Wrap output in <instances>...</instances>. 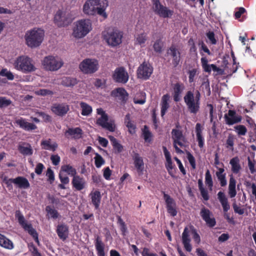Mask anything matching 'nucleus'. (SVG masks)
I'll list each match as a JSON object with an SVG mask.
<instances>
[{
  "label": "nucleus",
  "instance_id": "f257e3e1",
  "mask_svg": "<svg viewBox=\"0 0 256 256\" xmlns=\"http://www.w3.org/2000/svg\"><path fill=\"white\" fill-rule=\"evenodd\" d=\"M108 6L106 0H88L83 6V12L88 15L98 14L106 18L107 15L105 10Z\"/></svg>",
  "mask_w": 256,
  "mask_h": 256
},
{
  "label": "nucleus",
  "instance_id": "f03ea898",
  "mask_svg": "<svg viewBox=\"0 0 256 256\" xmlns=\"http://www.w3.org/2000/svg\"><path fill=\"white\" fill-rule=\"evenodd\" d=\"M200 94L198 90L195 94L193 92L188 91L184 97V102L189 112L191 114H196L200 108Z\"/></svg>",
  "mask_w": 256,
  "mask_h": 256
},
{
  "label": "nucleus",
  "instance_id": "7ed1b4c3",
  "mask_svg": "<svg viewBox=\"0 0 256 256\" xmlns=\"http://www.w3.org/2000/svg\"><path fill=\"white\" fill-rule=\"evenodd\" d=\"M26 44L32 48L38 46L44 37V31L41 28H34L26 32L25 34Z\"/></svg>",
  "mask_w": 256,
  "mask_h": 256
},
{
  "label": "nucleus",
  "instance_id": "20e7f679",
  "mask_svg": "<svg viewBox=\"0 0 256 256\" xmlns=\"http://www.w3.org/2000/svg\"><path fill=\"white\" fill-rule=\"evenodd\" d=\"M92 30V24L90 20H80L75 22L72 35L76 38H81L87 35Z\"/></svg>",
  "mask_w": 256,
  "mask_h": 256
},
{
  "label": "nucleus",
  "instance_id": "39448f33",
  "mask_svg": "<svg viewBox=\"0 0 256 256\" xmlns=\"http://www.w3.org/2000/svg\"><path fill=\"white\" fill-rule=\"evenodd\" d=\"M102 36L108 46L116 47L122 42L123 32L118 29L109 30L102 32Z\"/></svg>",
  "mask_w": 256,
  "mask_h": 256
},
{
  "label": "nucleus",
  "instance_id": "423d86ee",
  "mask_svg": "<svg viewBox=\"0 0 256 256\" xmlns=\"http://www.w3.org/2000/svg\"><path fill=\"white\" fill-rule=\"evenodd\" d=\"M14 68L24 73L34 72L36 70L32 60L27 56H18L14 64Z\"/></svg>",
  "mask_w": 256,
  "mask_h": 256
},
{
  "label": "nucleus",
  "instance_id": "0eeeda50",
  "mask_svg": "<svg viewBox=\"0 0 256 256\" xmlns=\"http://www.w3.org/2000/svg\"><path fill=\"white\" fill-rule=\"evenodd\" d=\"M96 113L100 116L96 120V124L110 132H114L116 129L114 122L112 120H108V116L106 112L102 108H98Z\"/></svg>",
  "mask_w": 256,
  "mask_h": 256
},
{
  "label": "nucleus",
  "instance_id": "6e6552de",
  "mask_svg": "<svg viewBox=\"0 0 256 256\" xmlns=\"http://www.w3.org/2000/svg\"><path fill=\"white\" fill-rule=\"evenodd\" d=\"M172 134L174 141V146L175 148L176 152L178 154H183V151L178 146L182 148L187 146L188 142L186 138L183 135L182 132L179 130L173 129L172 131Z\"/></svg>",
  "mask_w": 256,
  "mask_h": 256
},
{
  "label": "nucleus",
  "instance_id": "1a4fd4ad",
  "mask_svg": "<svg viewBox=\"0 0 256 256\" xmlns=\"http://www.w3.org/2000/svg\"><path fill=\"white\" fill-rule=\"evenodd\" d=\"M79 68L84 74H94L99 68L98 62L96 59L86 58L80 63Z\"/></svg>",
  "mask_w": 256,
  "mask_h": 256
},
{
  "label": "nucleus",
  "instance_id": "9d476101",
  "mask_svg": "<svg viewBox=\"0 0 256 256\" xmlns=\"http://www.w3.org/2000/svg\"><path fill=\"white\" fill-rule=\"evenodd\" d=\"M44 68L48 70L54 71L60 68L63 64L62 60L58 57L48 56L42 62Z\"/></svg>",
  "mask_w": 256,
  "mask_h": 256
},
{
  "label": "nucleus",
  "instance_id": "9b49d317",
  "mask_svg": "<svg viewBox=\"0 0 256 256\" xmlns=\"http://www.w3.org/2000/svg\"><path fill=\"white\" fill-rule=\"evenodd\" d=\"M152 9L156 14L163 18H170L172 16L174 12L162 4L160 0H152Z\"/></svg>",
  "mask_w": 256,
  "mask_h": 256
},
{
  "label": "nucleus",
  "instance_id": "f8f14e48",
  "mask_svg": "<svg viewBox=\"0 0 256 256\" xmlns=\"http://www.w3.org/2000/svg\"><path fill=\"white\" fill-rule=\"evenodd\" d=\"M16 218L18 219V223L22 226L24 230L27 231L34 239L38 242V234L36 230L32 228L31 224H28L24 216L20 210H16Z\"/></svg>",
  "mask_w": 256,
  "mask_h": 256
},
{
  "label": "nucleus",
  "instance_id": "ddd939ff",
  "mask_svg": "<svg viewBox=\"0 0 256 256\" xmlns=\"http://www.w3.org/2000/svg\"><path fill=\"white\" fill-rule=\"evenodd\" d=\"M72 18L68 12L60 10L57 12L54 18L55 23L58 26H64L68 25L72 22Z\"/></svg>",
  "mask_w": 256,
  "mask_h": 256
},
{
  "label": "nucleus",
  "instance_id": "4468645a",
  "mask_svg": "<svg viewBox=\"0 0 256 256\" xmlns=\"http://www.w3.org/2000/svg\"><path fill=\"white\" fill-rule=\"evenodd\" d=\"M152 71V67L150 64L144 62L138 68V77L139 78L147 80L150 77Z\"/></svg>",
  "mask_w": 256,
  "mask_h": 256
},
{
  "label": "nucleus",
  "instance_id": "2eb2a0df",
  "mask_svg": "<svg viewBox=\"0 0 256 256\" xmlns=\"http://www.w3.org/2000/svg\"><path fill=\"white\" fill-rule=\"evenodd\" d=\"M162 192L168 213L172 216H176L177 210L176 209V203L174 200L164 192Z\"/></svg>",
  "mask_w": 256,
  "mask_h": 256
},
{
  "label": "nucleus",
  "instance_id": "dca6fc26",
  "mask_svg": "<svg viewBox=\"0 0 256 256\" xmlns=\"http://www.w3.org/2000/svg\"><path fill=\"white\" fill-rule=\"evenodd\" d=\"M113 77L116 82L122 84H126L128 81L129 78L127 72L122 67L116 69Z\"/></svg>",
  "mask_w": 256,
  "mask_h": 256
},
{
  "label": "nucleus",
  "instance_id": "f3484780",
  "mask_svg": "<svg viewBox=\"0 0 256 256\" xmlns=\"http://www.w3.org/2000/svg\"><path fill=\"white\" fill-rule=\"evenodd\" d=\"M200 215L209 226L213 227L216 225V220L209 210L203 208L200 210Z\"/></svg>",
  "mask_w": 256,
  "mask_h": 256
},
{
  "label": "nucleus",
  "instance_id": "a211bd4d",
  "mask_svg": "<svg viewBox=\"0 0 256 256\" xmlns=\"http://www.w3.org/2000/svg\"><path fill=\"white\" fill-rule=\"evenodd\" d=\"M224 118L226 124L232 125L240 122L242 120V117L236 114L235 111L229 110L228 114H225Z\"/></svg>",
  "mask_w": 256,
  "mask_h": 256
},
{
  "label": "nucleus",
  "instance_id": "6ab92c4d",
  "mask_svg": "<svg viewBox=\"0 0 256 256\" xmlns=\"http://www.w3.org/2000/svg\"><path fill=\"white\" fill-rule=\"evenodd\" d=\"M69 110V106L65 103L56 104L52 107V112L59 116L65 115Z\"/></svg>",
  "mask_w": 256,
  "mask_h": 256
},
{
  "label": "nucleus",
  "instance_id": "aec40b11",
  "mask_svg": "<svg viewBox=\"0 0 256 256\" xmlns=\"http://www.w3.org/2000/svg\"><path fill=\"white\" fill-rule=\"evenodd\" d=\"M132 156L134 160V165L136 169L137 172L140 174H142L144 170V162L142 158L138 154L134 152H133Z\"/></svg>",
  "mask_w": 256,
  "mask_h": 256
},
{
  "label": "nucleus",
  "instance_id": "412c9836",
  "mask_svg": "<svg viewBox=\"0 0 256 256\" xmlns=\"http://www.w3.org/2000/svg\"><path fill=\"white\" fill-rule=\"evenodd\" d=\"M167 54L172 58V64L174 66H176L180 60V54L178 48L174 46H172L167 51Z\"/></svg>",
  "mask_w": 256,
  "mask_h": 256
},
{
  "label": "nucleus",
  "instance_id": "4be33fe9",
  "mask_svg": "<svg viewBox=\"0 0 256 256\" xmlns=\"http://www.w3.org/2000/svg\"><path fill=\"white\" fill-rule=\"evenodd\" d=\"M16 123L22 129L26 131H31L37 128V126L33 123H30L26 121L23 118H20L16 120Z\"/></svg>",
  "mask_w": 256,
  "mask_h": 256
},
{
  "label": "nucleus",
  "instance_id": "5701e85b",
  "mask_svg": "<svg viewBox=\"0 0 256 256\" xmlns=\"http://www.w3.org/2000/svg\"><path fill=\"white\" fill-rule=\"evenodd\" d=\"M56 232L59 238L62 240H66L68 236V226L64 224L58 225Z\"/></svg>",
  "mask_w": 256,
  "mask_h": 256
},
{
  "label": "nucleus",
  "instance_id": "b1692460",
  "mask_svg": "<svg viewBox=\"0 0 256 256\" xmlns=\"http://www.w3.org/2000/svg\"><path fill=\"white\" fill-rule=\"evenodd\" d=\"M189 232L188 228H185L182 234V242L186 250L190 252L192 250V246L190 244V239L189 237Z\"/></svg>",
  "mask_w": 256,
  "mask_h": 256
},
{
  "label": "nucleus",
  "instance_id": "393cba45",
  "mask_svg": "<svg viewBox=\"0 0 256 256\" xmlns=\"http://www.w3.org/2000/svg\"><path fill=\"white\" fill-rule=\"evenodd\" d=\"M10 180L20 188L26 189L30 187L28 181L26 178L23 177L18 176L16 178L10 179Z\"/></svg>",
  "mask_w": 256,
  "mask_h": 256
},
{
  "label": "nucleus",
  "instance_id": "a878e982",
  "mask_svg": "<svg viewBox=\"0 0 256 256\" xmlns=\"http://www.w3.org/2000/svg\"><path fill=\"white\" fill-rule=\"evenodd\" d=\"M184 89V86L182 84L178 82L174 86V100L177 102L180 100V96Z\"/></svg>",
  "mask_w": 256,
  "mask_h": 256
},
{
  "label": "nucleus",
  "instance_id": "bb28decb",
  "mask_svg": "<svg viewBox=\"0 0 256 256\" xmlns=\"http://www.w3.org/2000/svg\"><path fill=\"white\" fill-rule=\"evenodd\" d=\"M218 198L222 204L224 212H228L230 209V205L224 194L222 192H219L218 194Z\"/></svg>",
  "mask_w": 256,
  "mask_h": 256
},
{
  "label": "nucleus",
  "instance_id": "cd10ccee",
  "mask_svg": "<svg viewBox=\"0 0 256 256\" xmlns=\"http://www.w3.org/2000/svg\"><path fill=\"white\" fill-rule=\"evenodd\" d=\"M42 148L54 152L58 148L57 144L50 139L43 140L41 142Z\"/></svg>",
  "mask_w": 256,
  "mask_h": 256
},
{
  "label": "nucleus",
  "instance_id": "c85d7f7f",
  "mask_svg": "<svg viewBox=\"0 0 256 256\" xmlns=\"http://www.w3.org/2000/svg\"><path fill=\"white\" fill-rule=\"evenodd\" d=\"M202 128L200 123H197L196 126V140L198 142V146L202 148L204 146V138L202 136Z\"/></svg>",
  "mask_w": 256,
  "mask_h": 256
},
{
  "label": "nucleus",
  "instance_id": "c756f323",
  "mask_svg": "<svg viewBox=\"0 0 256 256\" xmlns=\"http://www.w3.org/2000/svg\"><path fill=\"white\" fill-rule=\"evenodd\" d=\"M231 166V170L232 172L235 174H238L242 169L240 164V160L238 156L232 158L230 162Z\"/></svg>",
  "mask_w": 256,
  "mask_h": 256
},
{
  "label": "nucleus",
  "instance_id": "7c9ffc66",
  "mask_svg": "<svg viewBox=\"0 0 256 256\" xmlns=\"http://www.w3.org/2000/svg\"><path fill=\"white\" fill-rule=\"evenodd\" d=\"M18 150L23 155L30 156L33 153L31 146L28 143H23L18 146Z\"/></svg>",
  "mask_w": 256,
  "mask_h": 256
},
{
  "label": "nucleus",
  "instance_id": "2f4dec72",
  "mask_svg": "<svg viewBox=\"0 0 256 256\" xmlns=\"http://www.w3.org/2000/svg\"><path fill=\"white\" fill-rule=\"evenodd\" d=\"M72 184L74 187L77 190H80L84 188L85 182L82 178H80L79 176H76L73 178Z\"/></svg>",
  "mask_w": 256,
  "mask_h": 256
},
{
  "label": "nucleus",
  "instance_id": "473e14b6",
  "mask_svg": "<svg viewBox=\"0 0 256 256\" xmlns=\"http://www.w3.org/2000/svg\"><path fill=\"white\" fill-rule=\"evenodd\" d=\"M236 180L232 175L230 176L228 184V194L231 198H234L236 194Z\"/></svg>",
  "mask_w": 256,
  "mask_h": 256
},
{
  "label": "nucleus",
  "instance_id": "72a5a7b5",
  "mask_svg": "<svg viewBox=\"0 0 256 256\" xmlns=\"http://www.w3.org/2000/svg\"><path fill=\"white\" fill-rule=\"evenodd\" d=\"M92 202L96 209L98 208L100 202L101 194L99 191L96 190L90 194Z\"/></svg>",
  "mask_w": 256,
  "mask_h": 256
},
{
  "label": "nucleus",
  "instance_id": "f704fd0d",
  "mask_svg": "<svg viewBox=\"0 0 256 256\" xmlns=\"http://www.w3.org/2000/svg\"><path fill=\"white\" fill-rule=\"evenodd\" d=\"M170 96L168 94H164L162 96L161 102V116H163L169 108L168 102Z\"/></svg>",
  "mask_w": 256,
  "mask_h": 256
},
{
  "label": "nucleus",
  "instance_id": "c9c22d12",
  "mask_svg": "<svg viewBox=\"0 0 256 256\" xmlns=\"http://www.w3.org/2000/svg\"><path fill=\"white\" fill-rule=\"evenodd\" d=\"M0 246L8 250H12L14 248L12 242L1 234H0Z\"/></svg>",
  "mask_w": 256,
  "mask_h": 256
},
{
  "label": "nucleus",
  "instance_id": "e433bc0d",
  "mask_svg": "<svg viewBox=\"0 0 256 256\" xmlns=\"http://www.w3.org/2000/svg\"><path fill=\"white\" fill-rule=\"evenodd\" d=\"M124 124L128 128V132L131 134H134L136 132V125L130 120V116L128 114L126 116L124 119Z\"/></svg>",
  "mask_w": 256,
  "mask_h": 256
},
{
  "label": "nucleus",
  "instance_id": "4c0bfd02",
  "mask_svg": "<svg viewBox=\"0 0 256 256\" xmlns=\"http://www.w3.org/2000/svg\"><path fill=\"white\" fill-rule=\"evenodd\" d=\"M95 246L98 256H105L104 244L98 237L96 239Z\"/></svg>",
  "mask_w": 256,
  "mask_h": 256
},
{
  "label": "nucleus",
  "instance_id": "58836bf2",
  "mask_svg": "<svg viewBox=\"0 0 256 256\" xmlns=\"http://www.w3.org/2000/svg\"><path fill=\"white\" fill-rule=\"evenodd\" d=\"M80 106L82 108V114L84 116H88L91 114L92 111V108L86 102H81Z\"/></svg>",
  "mask_w": 256,
  "mask_h": 256
},
{
  "label": "nucleus",
  "instance_id": "ea45409f",
  "mask_svg": "<svg viewBox=\"0 0 256 256\" xmlns=\"http://www.w3.org/2000/svg\"><path fill=\"white\" fill-rule=\"evenodd\" d=\"M77 84L76 78L70 77L63 78L62 80V84L66 86H72Z\"/></svg>",
  "mask_w": 256,
  "mask_h": 256
},
{
  "label": "nucleus",
  "instance_id": "a19ab883",
  "mask_svg": "<svg viewBox=\"0 0 256 256\" xmlns=\"http://www.w3.org/2000/svg\"><path fill=\"white\" fill-rule=\"evenodd\" d=\"M66 133L68 134L70 136H72L74 138H79L81 137L82 134V130L79 128H69L67 131Z\"/></svg>",
  "mask_w": 256,
  "mask_h": 256
},
{
  "label": "nucleus",
  "instance_id": "79ce46f5",
  "mask_svg": "<svg viewBox=\"0 0 256 256\" xmlns=\"http://www.w3.org/2000/svg\"><path fill=\"white\" fill-rule=\"evenodd\" d=\"M109 139L115 150L117 151L118 152H120L122 151V146L118 143L116 139L114 138L113 136H109Z\"/></svg>",
  "mask_w": 256,
  "mask_h": 256
},
{
  "label": "nucleus",
  "instance_id": "37998d69",
  "mask_svg": "<svg viewBox=\"0 0 256 256\" xmlns=\"http://www.w3.org/2000/svg\"><path fill=\"white\" fill-rule=\"evenodd\" d=\"M142 136L146 142H149L152 140V134L148 130L147 126H144L142 130Z\"/></svg>",
  "mask_w": 256,
  "mask_h": 256
},
{
  "label": "nucleus",
  "instance_id": "c03bdc74",
  "mask_svg": "<svg viewBox=\"0 0 256 256\" xmlns=\"http://www.w3.org/2000/svg\"><path fill=\"white\" fill-rule=\"evenodd\" d=\"M62 170L64 172H66L68 174L72 176H76V170L72 166L70 165H64L62 166Z\"/></svg>",
  "mask_w": 256,
  "mask_h": 256
},
{
  "label": "nucleus",
  "instance_id": "a18cd8bd",
  "mask_svg": "<svg viewBox=\"0 0 256 256\" xmlns=\"http://www.w3.org/2000/svg\"><path fill=\"white\" fill-rule=\"evenodd\" d=\"M46 211L47 212L48 214H50V218H57L58 217V213L56 210L51 208L50 206H46Z\"/></svg>",
  "mask_w": 256,
  "mask_h": 256
},
{
  "label": "nucleus",
  "instance_id": "49530a36",
  "mask_svg": "<svg viewBox=\"0 0 256 256\" xmlns=\"http://www.w3.org/2000/svg\"><path fill=\"white\" fill-rule=\"evenodd\" d=\"M136 42L137 44L142 45L145 43L147 40V36L145 33H142L138 34L136 37Z\"/></svg>",
  "mask_w": 256,
  "mask_h": 256
},
{
  "label": "nucleus",
  "instance_id": "de8ad7c7",
  "mask_svg": "<svg viewBox=\"0 0 256 256\" xmlns=\"http://www.w3.org/2000/svg\"><path fill=\"white\" fill-rule=\"evenodd\" d=\"M12 102L5 96H0V108H6L9 106Z\"/></svg>",
  "mask_w": 256,
  "mask_h": 256
},
{
  "label": "nucleus",
  "instance_id": "09e8293b",
  "mask_svg": "<svg viewBox=\"0 0 256 256\" xmlns=\"http://www.w3.org/2000/svg\"><path fill=\"white\" fill-rule=\"evenodd\" d=\"M0 76L6 77L8 80H13L14 78V76L12 72L8 70L6 68H3L0 72Z\"/></svg>",
  "mask_w": 256,
  "mask_h": 256
},
{
  "label": "nucleus",
  "instance_id": "8fccbe9b",
  "mask_svg": "<svg viewBox=\"0 0 256 256\" xmlns=\"http://www.w3.org/2000/svg\"><path fill=\"white\" fill-rule=\"evenodd\" d=\"M95 164L96 168H100L102 165L104 164V160L102 156L98 153L96 154L94 157Z\"/></svg>",
  "mask_w": 256,
  "mask_h": 256
},
{
  "label": "nucleus",
  "instance_id": "3c124183",
  "mask_svg": "<svg viewBox=\"0 0 256 256\" xmlns=\"http://www.w3.org/2000/svg\"><path fill=\"white\" fill-rule=\"evenodd\" d=\"M34 93L38 96H46L48 95H52L53 92L47 89H40L34 92Z\"/></svg>",
  "mask_w": 256,
  "mask_h": 256
},
{
  "label": "nucleus",
  "instance_id": "603ef678",
  "mask_svg": "<svg viewBox=\"0 0 256 256\" xmlns=\"http://www.w3.org/2000/svg\"><path fill=\"white\" fill-rule=\"evenodd\" d=\"M206 184L208 187L212 189L213 186V182L212 180V176L210 174L209 170H207L206 172Z\"/></svg>",
  "mask_w": 256,
  "mask_h": 256
},
{
  "label": "nucleus",
  "instance_id": "864d4df0",
  "mask_svg": "<svg viewBox=\"0 0 256 256\" xmlns=\"http://www.w3.org/2000/svg\"><path fill=\"white\" fill-rule=\"evenodd\" d=\"M116 96H120L123 100L126 99L128 96L127 92L124 88H118L116 90Z\"/></svg>",
  "mask_w": 256,
  "mask_h": 256
},
{
  "label": "nucleus",
  "instance_id": "5fc2aeb1",
  "mask_svg": "<svg viewBox=\"0 0 256 256\" xmlns=\"http://www.w3.org/2000/svg\"><path fill=\"white\" fill-rule=\"evenodd\" d=\"M118 223L120 226V229L122 232V234L123 236H125L127 233V228L124 224V222L120 217H118Z\"/></svg>",
  "mask_w": 256,
  "mask_h": 256
},
{
  "label": "nucleus",
  "instance_id": "6e6d98bb",
  "mask_svg": "<svg viewBox=\"0 0 256 256\" xmlns=\"http://www.w3.org/2000/svg\"><path fill=\"white\" fill-rule=\"evenodd\" d=\"M154 48L156 52H161L162 51V44L160 40H158L154 44Z\"/></svg>",
  "mask_w": 256,
  "mask_h": 256
},
{
  "label": "nucleus",
  "instance_id": "4d7b16f0",
  "mask_svg": "<svg viewBox=\"0 0 256 256\" xmlns=\"http://www.w3.org/2000/svg\"><path fill=\"white\" fill-rule=\"evenodd\" d=\"M235 129L238 135L244 136L247 132L246 126L243 125L237 126L235 127Z\"/></svg>",
  "mask_w": 256,
  "mask_h": 256
},
{
  "label": "nucleus",
  "instance_id": "13d9d810",
  "mask_svg": "<svg viewBox=\"0 0 256 256\" xmlns=\"http://www.w3.org/2000/svg\"><path fill=\"white\" fill-rule=\"evenodd\" d=\"M187 158L193 169L196 167L195 158L194 156L189 152H186Z\"/></svg>",
  "mask_w": 256,
  "mask_h": 256
},
{
  "label": "nucleus",
  "instance_id": "bf43d9fd",
  "mask_svg": "<svg viewBox=\"0 0 256 256\" xmlns=\"http://www.w3.org/2000/svg\"><path fill=\"white\" fill-rule=\"evenodd\" d=\"M207 38L210 40V42L212 44H215L216 43V40L214 37V34L212 32H208L206 34Z\"/></svg>",
  "mask_w": 256,
  "mask_h": 256
},
{
  "label": "nucleus",
  "instance_id": "052dcab7",
  "mask_svg": "<svg viewBox=\"0 0 256 256\" xmlns=\"http://www.w3.org/2000/svg\"><path fill=\"white\" fill-rule=\"evenodd\" d=\"M248 166L252 174H254L256 172L255 162H252L250 158H248Z\"/></svg>",
  "mask_w": 256,
  "mask_h": 256
},
{
  "label": "nucleus",
  "instance_id": "680f3d73",
  "mask_svg": "<svg viewBox=\"0 0 256 256\" xmlns=\"http://www.w3.org/2000/svg\"><path fill=\"white\" fill-rule=\"evenodd\" d=\"M226 144H227V147H230V149L233 150V146L234 144V138L232 136L230 135L228 139L226 140Z\"/></svg>",
  "mask_w": 256,
  "mask_h": 256
},
{
  "label": "nucleus",
  "instance_id": "e2e57ef3",
  "mask_svg": "<svg viewBox=\"0 0 256 256\" xmlns=\"http://www.w3.org/2000/svg\"><path fill=\"white\" fill-rule=\"evenodd\" d=\"M46 176L48 177V180L50 182H52L54 180V176L53 171L51 170L50 168H48L47 170L46 174Z\"/></svg>",
  "mask_w": 256,
  "mask_h": 256
},
{
  "label": "nucleus",
  "instance_id": "0e129e2a",
  "mask_svg": "<svg viewBox=\"0 0 256 256\" xmlns=\"http://www.w3.org/2000/svg\"><path fill=\"white\" fill-rule=\"evenodd\" d=\"M52 163L54 166H57L60 162V157L58 155H52L50 157Z\"/></svg>",
  "mask_w": 256,
  "mask_h": 256
},
{
  "label": "nucleus",
  "instance_id": "69168bd1",
  "mask_svg": "<svg viewBox=\"0 0 256 256\" xmlns=\"http://www.w3.org/2000/svg\"><path fill=\"white\" fill-rule=\"evenodd\" d=\"M234 212L239 214H242L244 213V210L240 208L237 204L234 202L232 204Z\"/></svg>",
  "mask_w": 256,
  "mask_h": 256
},
{
  "label": "nucleus",
  "instance_id": "338daca9",
  "mask_svg": "<svg viewBox=\"0 0 256 256\" xmlns=\"http://www.w3.org/2000/svg\"><path fill=\"white\" fill-rule=\"evenodd\" d=\"M44 168V166L42 163H38L35 168V172L37 174H40Z\"/></svg>",
  "mask_w": 256,
  "mask_h": 256
},
{
  "label": "nucleus",
  "instance_id": "774afa93",
  "mask_svg": "<svg viewBox=\"0 0 256 256\" xmlns=\"http://www.w3.org/2000/svg\"><path fill=\"white\" fill-rule=\"evenodd\" d=\"M142 254V256H157L155 254L150 252L149 250L146 248H144Z\"/></svg>",
  "mask_w": 256,
  "mask_h": 256
}]
</instances>
